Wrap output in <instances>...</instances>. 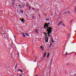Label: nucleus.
<instances>
[{
    "mask_svg": "<svg viewBox=\"0 0 76 76\" xmlns=\"http://www.w3.org/2000/svg\"><path fill=\"white\" fill-rule=\"evenodd\" d=\"M49 26L47 24V23H46L44 25V28H47V32H48V33L50 34V32H51L52 30V28L50 27H48Z\"/></svg>",
    "mask_w": 76,
    "mask_h": 76,
    "instance_id": "nucleus-1",
    "label": "nucleus"
},
{
    "mask_svg": "<svg viewBox=\"0 0 76 76\" xmlns=\"http://www.w3.org/2000/svg\"><path fill=\"white\" fill-rule=\"evenodd\" d=\"M45 42H48V37H45Z\"/></svg>",
    "mask_w": 76,
    "mask_h": 76,
    "instance_id": "nucleus-2",
    "label": "nucleus"
},
{
    "mask_svg": "<svg viewBox=\"0 0 76 76\" xmlns=\"http://www.w3.org/2000/svg\"><path fill=\"white\" fill-rule=\"evenodd\" d=\"M46 55H47V53L45 52L44 53V56H43V58H42V60H44L45 59V56H46Z\"/></svg>",
    "mask_w": 76,
    "mask_h": 76,
    "instance_id": "nucleus-3",
    "label": "nucleus"
},
{
    "mask_svg": "<svg viewBox=\"0 0 76 76\" xmlns=\"http://www.w3.org/2000/svg\"><path fill=\"white\" fill-rule=\"evenodd\" d=\"M4 37H8V34H6V33H4Z\"/></svg>",
    "mask_w": 76,
    "mask_h": 76,
    "instance_id": "nucleus-4",
    "label": "nucleus"
},
{
    "mask_svg": "<svg viewBox=\"0 0 76 76\" xmlns=\"http://www.w3.org/2000/svg\"><path fill=\"white\" fill-rule=\"evenodd\" d=\"M20 20H21V22H22L23 23H24L25 20H23V19L22 18V19H20Z\"/></svg>",
    "mask_w": 76,
    "mask_h": 76,
    "instance_id": "nucleus-5",
    "label": "nucleus"
},
{
    "mask_svg": "<svg viewBox=\"0 0 76 76\" xmlns=\"http://www.w3.org/2000/svg\"><path fill=\"white\" fill-rule=\"evenodd\" d=\"M62 22H63V21H62L59 22L58 24V25H60L62 23Z\"/></svg>",
    "mask_w": 76,
    "mask_h": 76,
    "instance_id": "nucleus-6",
    "label": "nucleus"
},
{
    "mask_svg": "<svg viewBox=\"0 0 76 76\" xmlns=\"http://www.w3.org/2000/svg\"><path fill=\"white\" fill-rule=\"evenodd\" d=\"M22 34L23 37H26V35H25V34L24 33H23Z\"/></svg>",
    "mask_w": 76,
    "mask_h": 76,
    "instance_id": "nucleus-7",
    "label": "nucleus"
},
{
    "mask_svg": "<svg viewBox=\"0 0 76 76\" xmlns=\"http://www.w3.org/2000/svg\"><path fill=\"white\" fill-rule=\"evenodd\" d=\"M48 37H50V34H51V32L50 33H48Z\"/></svg>",
    "mask_w": 76,
    "mask_h": 76,
    "instance_id": "nucleus-8",
    "label": "nucleus"
},
{
    "mask_svg": "<svg viewBox=\"0 0 76 76\" xmlns=\"http://www.w3.org/2000/svg\"><path fill=\"white\" fill-rule=\"evenodd\" d=\"M51 41L52 43H53L54 42V40H53V38H51Z\"/></svg>",
    "mask_w": 76,
    "mask_h": 76,
    "instance_id": "nucleus-9",
    "label": "nucleus"
},
{
    "mask_svg": "<svg viewBox=\"0 0 76 76\" xmlns=\"http://www.w3.org/2000/svg\"><path fill=\"white\" fill-rule=\"evenodd\" d=\"M70 34H69L67 36V38H70Z\"/></svg>",
    "mask_w": 76,
    "mask_h": 76,
    "instance_id": "nucleus-10",
    "label": "nucleus"
},
{
    "mask_svg": "<svg viewBox=\"0 0 76 76\" xmlns=\"http://www.w3.org/2000/svg\"><path fill=\"white\" fill-rule=\"evenodd\" d=\"M40 48H41V49H44V46H40Z\"/></svg>",
    "mask_w": 76,
    "mask_h": 76,
    "instance_id": "nucleus-11",
    "label": "nucleus"
},
{
    "mask_svg": "<svg viewBox=\"0 0 76 76\" xmlns=\"http://www.w3.org/2000/svg\"><path fill=\"white\" fill-rule=\"evenodd\" d=\"M35 32H36V33H37V34L38 33V30H37V29L35 30Z\"/></svg>",
    "mask_w": 76,
    "mask_h": 76,
    "instance_id": "nucleus-12",
    "label": "nucleus"
},
{
    "mask_svg": "<svg viewBox=\"0 0 76 76\" xmlns=\"http://www.w3.org/2000/svg\"><path fill=\"white\" fill-rule=\"evenodd\" d=\"M17 69V64H16L15 65V70H16Z\"/></svg>",
    "mask_w": 76,
    "mask_h": 76,
    "instance_id": "nucleus-13",
    "label": "nucleus"
},
{
    "mask_svg": "<svg viewBox=\"0 0 76 76\" xmlns=\"http://www.w3.org/2000/svg\"><path fill=\"white\" fill-rule=\"evenodd\" d=\"M73 20H73V19H72L70 21V23H72V22H73Z\"/></svg>",
    "mask_w": 76,
    "mask_h": 76,
    "instance_id": "nucleus-14",
    "label": "nucleus"
},
{
    "mask_svg": "<svg viewBox=\"0 0 76 76\" xmlns=\"http://www.w3.org/2000/svg\"><path fill=\"white\" fill-rule=\"evenodd\" d=\"M25 34L26 35H27V36H29V34H27L26 33H25Z\"/></svg>",
    "mask_w": 76,
    "mask_h": 76,
    "instance_id": "nucleus-15",
    "label": "nucleus"
},
{
    "mask_svg": "<svg viewBox=\"0 0 76 76\" xmlns=\"http://www.w3.org/2000/svg\"><path fill=\"white\" fill-rule=\"evenodd\" d=\"M20 12H21L22 14H23V10H22L21 11H20Z\"/></svg>",
    "mask_w": 76,
    "mask_h": 76,
    "instance_id": "nucleus-16",
    "label": "nucleus"
},
{
    "mask_svg": "<svg viewBox=\"0 0 76 76\" xmlns=\"http://www.w3.org/2000/svg\"><path fill=\"white\" fill-rule=\"evenodd\" d=\"M67 12H64V14L65 15H66L67 14Z\"/></svg>",
    "mask_w": 76,
    "mask_h": 76,
    "instance_id": "nucleus-17",
    "label": "nucleus"
},
{
    "mask_svg": "<svg viewBox=\"0 0 76 76\" xmlns=\"http://www.w3.org/2000/svg\"><path fill=\"white\" fill-rule=\"evenodd\" d=\"M74 11L76 12V7H75Z\"/></svg>",
    "mask_w": 76,
    "mask_h": 76,
    "instance_id": "nucleus-18",
    "label": "nucleus"
},
{
    "mask_svg": "<svg viewBox=\"0 0 76 76\" xmlns=\"http://www.w3.org/2000/svg\"><path fill=\"white\" fill-rule=\"evenodd\" d=\"M29 10H31V6H29Z\"/></svg>",
    "mask_w": 76,
    "mask_h": 76,
    "instance_id": "nucleus-19",
    "label": "nucleus"
},
{
    "mask_svg": "<svg viewBox=\"0 0 76 76\" xmlns=\"http://www.w3.org/2000/svg\"><path fill=\"white\" fill-rule=\"evenodd\" d=\"M49 20V18H48L47 19H45V20Z\"/></svg>",
    "mask_w": 76,
    "mask_h": 76,
    "instance_id": "nucleus-20",
    "label": "nucleus"
},
{
    "mask_svg": "<svg viewBox=\"0 0 76 76\" xmlns=\"http://www.w3.org/2000/svg\"><path fill=\"white\" fill-rule=\"evenodd\" d=\"M53 44L52 43H50V46H51V47L52 46V45Z\"/></svg>",
    "mask_w": 76,
    "mask_h": 76,
    "instance_id": "nucleus-21",
    "label": "nucleus"
},
{
    "mask_svg": "<svg viewBox=\"0 0 76 76\" xmlns=\"http://www.w3.org/2000/svg\"><path fill=\"white\" fill-rule=\"evenodd\" d=\"M67 53H67V52H66V56H67V55L68 54H67Z\"/></svg>",
    "mask_w": 76,
    "mask_h": 76,
    "instance_id": "nucleus-22",
    "label": "nucleus"
},
{
    "mask_svg": "<svg viewBox=\"0 0 76 76\" xmlns=\"http://www.w3.org/2000/svg\"><path fill=\"white\" fill-rule=\"evenodd\" d=\"M44 34H45V35H47L48 34L47 33H45V32H44Z\"/></svg>",
    "mask_w": 76,
    "mask_h": 76,
    "instance_id": "nucleus-23",
    "label": "nucleus"
},
{
    "mask_svg": "<svg viewBox=\"0 0 76 76\" xmlns=\"http://www.w3.org/2000/svg\"><path fill=\"white\" fill-rule=\"evenodd\" d=\"M47 24H48V25L49 26L50 25L49 24H50V23H47Z\"/></svg>",
    "mask_w": 76,
    "mask_h": 76,
    "instance_id": "nucleus-24",
    "label": "nucleus"
},
{
    "mask_svg": "<svg viewBox=\"0 0 76 76\" xmlns=\"http://www.w3.org/2000/svg\"><path fill=\"white\" fill-rule=\"evenodd\" d=\"M26 5H27V7H28L29 6V4H27Z\"/></svg>",
    "mask_w": 76,
    "mask_h": 76,
    "instance_id": "nucleus-25",
    "label": "nucleus"
},
{
    "mask_svg": "<svg viewBox=\"0 0 76 76\" xmlns=\"http://www.w3.org/2000/svg\"><path fill=\"white\" fill-rule=\"evenodd\" d=\"M20 72H23V71H22V69H20Z\"/></svg>",
    "mask_w": 76,
    "mask_h": 76,
    "instance_id": "nucleus-26",
    "label": "nucleus"
},
{
    "mask_svg": "<svg viewBox=\"0 0 76 76\" xmlns=\"http://www.w3.org/2000/svg\"><path fill=\"white\" fill-rule=\"evenodd\" d=\"M20 69H18V72H20Z\"/></svg>",
    "mask_w": 76,
    "mask_h": 76,
    "instance_id": "nucleus-27",
    "label": "nucleus"
},
{
    "mask_svg": "<svg viewBox=\"0 0 76 76\" xmlns=\"http://www.w3.org/2000/svg\"><path fill=\"white\" fill-rule=\"evenodd\" d=\"M62 25H63V26H65L64 24H62Z\"/></svg>",
    "mask_w": 76,
    "mask_h": 76,
    "instance_id": "nucleus-28",
    "label": "nucleus"
},
{
    "mask_svg": "<svg viewBox=\"0 0 76 76\" xmlns=\"http://www.w3.org/2000/svg\"><path fill=\"white\" fill-rule=\"evenodd\" d=\"M44 29H47V28H46V27H45L44 28Z\"/></svg>",
    "mask_w": 76,
    "mask_h": 76,
    "instance_id": "nucleus-29",
    "label": "nucleus"
},
{
    "mask_svg": "<svg viewBox=\"0 0 76 76\" xmlns=\"http://www.w3.org/2000/svg\"><path fill=\"white\" fill-rule=\"evenodd\" d=\"M49 57V55H48V56L47 57V58H48Z\"/></svg>",
    "mask_w": 76,
    "mask_h": 76,
    "instance_id": "nucleus-30",
    "label": "nucleus"
},
{
    "mask_svg": "<svg viewBox=\"0 0 76 76\" xmlns=\"http://www.w3.org/2000/svg\"><path fill=\"white\" fill-rule=\"evenodd\" d=\"M32 10H34V8H33Z\"/></svg>",
    "mask_w": 76,
    "mask_h": 76,
    "instance_id": "nucleus-31",
    "label": "nucleus"
},
{
    "mask_svg": "<svg viewBox=\"0 0 76 76\" xmlns=\"http://www.w3.org/2000/svg\"><path fill=\"white\" fill-rule=\"evenodd\" d=\"M32 19H34V16H32Z\"/></svg>",
    "mask_w": 76,
    "mask_h": 76,
    "instance_id": "nucleus-32",
    "label": "nucleus"
},
{
    "mask_svg": "<svg viewBox=\"0 0 76 76\" xmlns=\"http://www.w3.org/2000/svg\"><path fill=\"white\" fill-rule=\"evenodd\" d=\"M37 61V59H36L35 61H34V62H36Z\"/></svg>",
    "mask_w": 76,
    "mask_h": 76,
    "instance_id": "nucleus-33",
    "label": "nucleus"
},
{
    "mask_svg": "<svg viewBox=\"0 0 76 76\" xmlns=\"http://www.w3.org/2000/svg\"><path fill=\"white\" fill-rule=\"evenodd\" d=\"M67 13H68L69 14H70V12H67Z\"/></svg>",
    "mask_w": 76,
    "mask_h": 76,
    "instance_id": "nucleus-34",
    "label": "nucleus"
},
{
    "mask_svg": "<svg viewBox=\"0 0 76 76\" xmlns=\"http://www.w3.org/2000/svg\"><path fill=\"white\" fill-rule=\"evenodd\" d=\"M50 47H51V46H50L49 48H50Z\"/></svg>",
    "mask_w": 76,
    "mask_h": 76,
    "instance_id": "nucleus-35",
    "label": "nucleus"
},
{
    "mask_svg": "<svg viewBox=\"0 0 76 76\" xmlns=\"http://www.w3.org/2000/svg\"><path fill=\"white\" fill-rule=\"evenodd\" d=\"M66 64H67V65H68V64H69L68 63H67Z\"/></svg>",
    "mask_w": 76,
    "mask_h": 76,
    "instance_id": "nucleus-36",
    "label": "nucleus"
},
{
    "mask_svg": "<svg viewBox=\"0 0 76 76\" xmlns=\"http://www.w3.org/2000/svg\"><path fill=\"white\" fill-rule=\"evenodd\" d=\"M19 76H22V75H20Z\"/></svg>",
    "mask_w": 76,
    "mask_h": 76,
    "instance_id": "nucleus-37",
    "label": "nucleus"
},
{
    "mask_svg": "<svg viewBox=\"0 0 76 76\" xmlns=\"http://www.w3.org/2000/svg\"><path fill=\"white\" fill-rule=\"evenodd\" d=\"M50 54V53H48V55H49Z\"/></svg>",
    "mask_w": 76,
    "mask_h": 76,
    "instance_id": "nucleus-38",
    "label": "nucleus"
},
{
    "mask_svg": "<svg viewBox=\"0 0 76 76\" xmlns=\"http://www.w3.org/2000/svg\"><path fill=\"white\" fill-rule=\"evenodd\" d=\"M36 76H38V75H36Z\"/></svg>",
    "mask_w": 76,
    "mask_h": 76,
    "instance_id": "nucleus-39",
    "label": "nucleus"
},
{
    "mask_svg": "<svg viewBox=\"0 0 76 76\" xmlns=\"http://www.w3.org/2000/svg\"><path fill=\"white\" fill-rule=\"evenodd\" d=\"M19 6H20V5H19Z\"/></svg>",
    "mask_w": 76,
    "mask_h": 76,
    "instance_id": "nucleus-40",
    "label": "nucleus"
},
{
    "mask_svg": "<svg viewBox=\"0 0 76 76\" xmlns=\"http://www.w3.org/2000/svg\"><path fill=\"white\" fill-rule=\"evenodd\" d=\"M18 55H19V54L18 53Z\"/></svg>",
    "mask_w": 76,
    "mask_h": 76,
    "instance_id": "nucleus-41",
    "label": "nucleus"
},
{
    "mask_svg": "<svg viewBox=\"0 0 76 76\" xmlns=\"http://www.w3.org/2000/svg\"><path fill=\"white\" fill-rule=\"evenodd\" d=\"M24 1H26V0H24Z\"/></svg>",
    "mask_w": 76,
    "mask_h": 76,
    "instance_id": "nucleus-42",
    "label": "nucleus"
},
{
    "mask_svg": "<svg viewBox=\"0 0 76 76\" xmlns=\"http://www.w3.org/2000/svg\"><path fill=\"white\" fill-rule=\"evenodd\" d=\"M14 37H15V35H14Z\"/></svg>",
    "mask_w": 76,
    "mask_h": 76,
    "instance_id": "nucleus-43",
    "label": "nucleus"
},
{
    "mask_svg": "<svg viewBox=\"0 0 76 76\" xmlns=\"http://www.w3.org/2000/svg\"><path fill=\"white\" fill-rule=\"evenodd\" d=\"M37 58H36V59H37Z\"/></svg>",
    "mask_w": 76,
    "mask_h": 76,
    "instance_id": "nucleus-44",
    "label": "nucleus"
},
{
    "mask_svg": "<svg viewBox=\"0 0 76 76\" xmlns=\"http://www.w3.org/2000/svg\"><path fill=\"white\" fill-rule=\"evenodd\" d=\"M47 36H46V37H47Z\"/></svg>",
    "mask_w": 76,
    "mask_h": 76,
    "instance_id": "nucleus-45",
    "label": "nucleus"
},
{
    "mask_svg": "<svg viewBox=\"0 0 76 76\" xmlns=\"http://www.w3.org/2000/svg\"><path fill=\"white\" fill-rule=\"evenodd\" d=\"M20 8H22V7H20Z\"/></svg>",
    "mask_w": 76,
    "mask_h": 76,
    "instance_id": "nucleus-46",
    "label": "nucleus"
},
{
    "mask_svg": "<svg viewBox=\"0 0 76 76\" xmlns=\"http://www.w3.org/2000/svg\"><path fill=\"white\" fill-rule=\"evenodd\" d=\"M42 51H43V50H42Z\"/></svg>",
    "mask_w": 76,
    "mask_h": 76,
    "instance_id": "nucleus-47",
    "label": "nucleus"
},
{
    "mask_svg": "<svg viewBox=\"0 0 76 76\" xmlns=\"http://www.w3.org/2000/svg\"><path fill=\"white\" fill-rule=\"evenodd\" d=\"M16 6H17V5H16Z\"/></svg>",
    "mask_w": 76,
    "mask_h": 76,
    "instance_id": "nucleus-48",
    "label": "nucleus"
},
{
    "mask_svg": "<svg viewBox=\"0 0 76 76\" xmlns=\"http://www.w3.org/2000/svg\"><path fill=\"white\" fill-rule=\"evenodd\" d=\"M75 55H76V53H75Z\"/></svg>",
    "mask_w": 76,
    "mask_h": 76,
    "instance_id": "nucleus-49",
    "label": "nucleus"
}]
</instances>
